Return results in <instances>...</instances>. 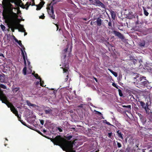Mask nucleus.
<instances>
[{
    "label": "nucleus",
    "mask_w": 152,
    "mask_h": 152,
    "mask_svg": "<svg viewBox=\"0 0 152 152\" xmlns=\"http://www.w3.org/2000/svg\"><path fill=\"white\" fill-rule=\"evenodd\" d=\"M12 8L10 9L8 11L3 13V16L5 20V23L10 28L12 32H14L15 29H18L16 19L18 14L13 12Z\"/></svg>",
    "instance_id": "nucleus-1"
},
{
    "label": "nucleus",
    "mask_w": 152,
    "mask_h": 152,
    "mask_svg": "<svg viewBox=\"0 0 152 152\" xmlns=\"http://www.w3.org/2000/svg\"><path fill=\"white\" fill-rule=\"evenodd\" d=\"M50 138L48 137L54 145L59 146L63 150L66 152H75L72 149L73 146L70 145L68 142L60 135L57 136L55 138Z\"/></svg>",
    "instance_id": "nucleus-2"
},
{
    "label": "nucleus",
    "mask_w": 152,
    "mask_h": 152,
    "mask_svg": "<svg viewBox=\"0 0 152 152\" xmlns=\"http://www.w3.org/2000/svg\"><path fill=\"white\" fill-rule=\"evenodd\" d=\"M5 104H6L7 106L8 107H10V110L12 113L15 115L18 118V119L19 121H21L22 124H23L24 125H26V124L25 122H22L20 120V118L19 117L18 114V112L16 109L15 108L14 106L9 101H7L5 103Z\"/></svg>",
    "instance_id": "nucleus-3"
},
{
    "label": "nucleus",
    "mask_w": 152,
    "mask_h": 152,
    "mask_svg": "<svg viewBox=\"0 0 152 152\" xmlns=\"http://www.w3.org/2000/svg\"><path fill=\"white\" fill-rule=\"evenodd\" d=\"M90 3V5H95L96 6L100 7L102 8L105 7V5L99 0H88Z\"/></svg>",
    "instance_id": "nucleus-4"
},
{
    "label": "nucleus",
    "mask_w": 152,
    "mask_h": 152,
    "mask_svg": "<svg viewBox=\"0 0 152 152\" xmlns=\"http://www.w3.org/2000/svg\"><path fill=\"white\" fill-rule=\"evenodd\" d=\"M53 8V6H51L50 4H48V14H49L50 17L52 19H54L55 15Z\"/></svg>",
    "instance_id": "nucleus-5"
},
{
    "label": "nucleus",
    "mask_w": 152,
    "mask_h": 152,
    "mask_svg": "<svg viewBox=\"0 0 152 152\" xmlns=\"http://www.w3.org/2000/svg\"><path fill=\"white\" fill-rule=\"evenodd\" d=\"M12 90L13 94V96L16 97L17 98L20 96V92L19 88L16 87L12 88Z\"/></svg>",
    "instance_id": "nucleus-6"
},
{
    "label": "nucleus",
    "mask_w": 152,
    "mask_h": 152,
    "mask_svg": "<svg viewBox=\"0 0 152 152\" xmlns=\"http://www.w3.org/2000/svg\"><path fill=\"white\" fill-rule=\"evenodd\" d=\"M62 67L61 68L63 69V72L66 73L67 75L66 78H67L68 79L69 78V72L68 69H69V65L68 64L64 63L62 64Z\"/></svg>",
    "instance_id": "nucleus-7"
},
{
    "label": "nucleus",
    "mask_w": 152,
    "mask_h": 152,
    "mask_svg": "<svg viewBox=\"0 0 152 152\" xmlns=\"http://www.w3.org/2000/svg\"><path fill=\"white\" fill-rule=\"evenodd\" d=\"M62 67L61 68L63 69V72L66 73L67 75L66 78H67L68 79L69 78V72L68 69H69V65L68 64L64 63L62 64Z\"/></svg>",
    "instance_id": "nucleus-8"
},
{
    "label": "nucleus",
    "mask_w": 152,
    "mask_h": 152,
    "mask_svg": "<svg viewBox=\"0 0 152 152\" xmlns=\"http://www.w3.org/2000/svg\"><path fill=\"white\" fill-rule=\"evenodd\" d=\"M145 77H143L140 78V84L141 85V86H147L148 84V81L145 79Z\"/></svg>",
    "instance_id": "nucleus-9"
},
{
    "label": "nucleus",
    "mask_w": 152,
    "mask_h": 152,
    "mask_svg": "<svg viewBox=\"0 0 152 152\" xmlns=\"http://www.w3.org/2000/svg\"><path fill=\"white\" fill-rule=\"evenodd\" d=\"M7 96L4 94L3 92L0 93V100L3 103L6 104L5 103L7 102Z\"/></svg>",
    "instance_id": "nucleus-10"
},
{
    "label": "nucleus",
    "mask_w": 152,
    "mask_h": 152,
    "mask_svg": "<svg viewBox=\"0 0 152 152\" xmlns=\"http://www.w3.org/2000/svg\"><path fill=\"white\" fill-rule=\"evenodd\" d=\"M113 32L115 36H117L121 39H124V35L120 32L115 31H114Z\"/></svg>",
    "instance_id": "nucleus-11"
},
{
    "label": "nucleus",
    "mask_w": 152,
    "mask_h": 152,
    "mask_svg": "<svg viewBox=\"0 0 152 152\" xmlns=\"http://www.w3.org/2000/svg\"><path fill=\"white\" fill-rule=\"evenodd\" d=\"M57 91L54 90V88L49 89L48 88V93L50 95H52V96H55V94L57 92Z\"/></svg>",
    "instance_id": "nucleus-12"
},
{
    "label": "nucleus",
    "mask_w": 152,
    "mask_h": 152,
    "mask_svg": "<svg viewBox=\"0 0 152 152\" xmlns=\"http://www.w3.org/2000/svg\"><path fill=\"white\" fill-rule=\"evenodd\" d=\"M103 20H102L100 18H98L96 19V20L95 21L94 23H96L97 26H100L102 25Z\"/></svg>",
    "instance_id": "nucleus-13"
},
{
    "label": "nucleus",
    "mask_w": 152,
    "mask_h": 152,
    "mask_svg": "<svg viewBox=\"0 0 152 152\" xmlns=\"http://www.w3.org/2000/svg\"><path fill=\"white\" fill-rule=\"evenodd\" d=\"M17 26L18 28V29L19 31L21 32H23L26 31L23 25H22L19 23H17Z\"/></svg>",
    "instance_id": "nucleus-14"
},
{
    "label": "nucleus",
    "mask_w": 152,
    "mask_h": 152,
    "mask_svg": "<svg viewBox=\"0 0 152 152\" xmlns=\"http://www.w3.org/2000/svg\"><path fill=\"white\" fill-rule=\"evenodd\" d=\"M140 102V105L142 107V108L143 109H144L146 111L147 106H146L145 105V103L142 101H140V100H138L137 101V102Z\"/></svg>",
    "instance_id": "nucleus-15"
},
{
    "label": "nucleus",
    "mask_w": 152,
    "mask_h": 152,
    "mask_svg": "<svg viewBox=\"0 0 152 152\" xmlns=\"http://www.w3.org/2000/svg\"><path fill=\"white\" fill-rule=\"evenodd\" d=\"M20 50L21 52V54L22 55V56L23 58V59L24 60V64L25 65H26V58H25V55L24 54V52L25 53L24 51L23 50V49L20 48Z\"/></svg>",
    "instance_id": "nucleus-16"
},
{
    "label": "nucleus",
    "mask_w": 152,
    "mask_h": 152,
    "mask_svg": "<svg viewBox=\"0 0 152 152\" xmlns=\"http://www.w3.org/2000/svg\"><path fill=\"white\" fill-rule=\"evenodd\" d=\"M20 50L21 52V54L22 55V56L23 58V59L24 60V64L25 65H26V58H25V55L24 54V52L25 53L24 51L23 50V49L20 48Z\"/></svg>",
    "instance_id": "nucleus-17"
},
{
    "label": "nucleus",
    "mask_w": 152,
    "mask_h": 152,
    "mask_svg": "<svg viewBox=\"0 0 152 152\" xmlns=\"http://www.w3.org/2000/svg\"><path fill=\"white\" fill-rule=\"evenodd\" d=\"M116 132L117 134V135L118 137L119 138H121V139L123 140V134L121 132V131L120 130H118Z\"/></svg>",
    "instance_id": "nucleus-18"
},
{
    "label": "nucleus",
    "mask_w": 152,
    "mask_h": 152,
    "mask_svg": "<svg viewBox=\"0 0 152 152\" xmlns=\"http://www.w3.org/2000/svg\"><path fill=\"white\" fill-rule=\"evenodd\" d=\"M30 5H31L32 6L36 5H35L34 2H33L31 4V2L29 3L28 2H27L25 4V6H26V10H27L28 9L29 6Z\"/></svg>",
    "instance_id": "nucleus-19"
},
{
    "label": "nucleus",
    "mask_w": 152,
    "mask_h": 152,
    "mask_svg": "<svg viewBox=\"0 0 152 152\" xmlns=\"http://www.w3.org/2000/svg\"><path fill=\"white\" fill-rule=\"evenodd\" d=\"M3 76L0 74V82L2 83H4L5 82L4 76L5 75L3 74Z\"/></svg>",
    "instance_id": "nucleus-20"
},
{
    "label": "nucleus",
    "mask_w": 152,
    "mask_h": 152,
    "mask_svg": "<svg viewBox=\"0 0 152 152\" xmlns=\"http://www.w3.org/2000/svg\"><path fill=\"white\" fill-rule=\"evenodd\" d=\"M128 18L129 19H132L133 17V12L132 11H130L127 15Z\"/></svg>",
    "instance_id": "nucleus-21"
},
{
    "label": "nucleus",
    "mask_w": 152,
    "mask_h": 152,
    "mask_svg": "<svg viewBox=\"0 0 152 152\" xmlns=\"http://www.w3.org/2000/svg\"><path fill=\"white\" fill-rule=\"evenodd\" d=\"M19 45L23 49V50L24 51L25 53V55L26 56V51H25V48L24 47V46L22 45L21 43V41L20 40H19V41L17 42Z\"/></svg>",
    "instance_id": "nucleus-22"
},
{
    "label": "nucleus",
    "mask_w": 152,
    "mask_h": 152,
    "mask_svg": "<svg viewBox=\"0 0 152 152\" xmlns=\"http://www.w3.org/2000/svg\"><path fill=\"white\" fill-rule=\"evenodd\" d=\"M27 104L29 106H32L33 107H35L36 105L31 104L29 101L27 100L26 101Z\"/></svg>",
    "instance_id": "nucleus-23"
},
{
    "label": "nucleus",
    "mask_w": 152,
    "mask_h": 152,
    "mask_svg": "<svg viewBox=\"0 0 152 152\" xmlns=\"http://www.w3.org/2000/svg\"><path fill=\"white\" fill-rule=\"evenodd\" d=\"M110 14L111 15L112 18L114 20L116 16V14L115 12L113 11H111L110 12Z\"/></svg>",
    "instance_id": "nucleus-24"
},
{
    "label": "nucleus",
    "mask_w": 152,
    "mask_h": 152,
    "mask_svg": "<svg viewBox=\"0 0 152 152\" xmlns=\"http://www.w3.org/2000/svg\"><path fill=\"white\" fill-rule=\"evenodd\" d=\"M73 136L72 135H68L67 134L66 136H64L65 138L67 140H70L72 137Z\"/></svg>",
    "instance_id": "nucleus-25"
},
{
    "label": "nucleus",
    "mask_w": 152,
    "mask_h": 152,
    "mask_svg": "<svg viewBox=\"0 0 152 152\" xmlns=\"http://www.w3.org/2000/svg\"><path fill=\"white\" fill-rule=\"evenodd\" d=\"M140 120L142 122L143 124H145L146 122V119L145 118H143V117L142 118H140Z\"/></svg>",
    "instance_id": "nucleus-26"
},
{
    "label": "nucleus",
    "mask_w": 152,
    "mask_h": 152,
    "mask_svg": "<svg viewBox=\"0 0 152 152\" xmlns=\"http://www.w3.org/2000/svg\"><path fill=\"white\" fill-rule=\"evenodd\" d=\"M113 133L112 132L109 133L107 136L108 137L113 139L114 138L113 136L112 135Z\"/></svg>",
    "instance_id": "nucleus-27"
},
{
    "label": "nucleus",
    "mask_w": 152,
    "mask_h": 152,
    "mask_svg": "<svg viewBox=\"0 0 152 152\" xmlns=\"http://www.w3.org/2000/svg\"><path fill=\"white\" fill-rule=\"evenodd\" d=\"M33 75H34V76L36 78V79H41V78L37 74H33Z\"/></svg>",
    "instance_id": "nucleus-28"
},
{
    "label": "nucleus",
    "mask_w": 152,
    "mask_h": 152,
    "mask_svg": "<svg viewBox=\"0 0 152 152\" xmlns=\"http://www.w3.org/2000/svg\"><path fill=\"white\" fill-rule=\"evenodd\" d=\"M112 27V22L111 20H110V21L108 22V28H111Z\"/></svg>",
    "instance_id": "nucleus-29"
},
{
    "label": "nucleus",
    "mask_w": 152,
    "mask_h": 152,
    "mask_svg": "<svg viewBox=\"0 0 152 152\" xmlns=\"http://www.w3.org/2000/svg\"><path fill=\"white\" fill-rule=\"evenodd\" d=\"M25 66L23 68V73L24 75H26V74L27 69L26 67V65H25Z\"/></svg>",
    "instance_id": "nucleus-30"
},
{
    "label": "nucleus",
    "mask_w": 152,
    "mask_h": 152,
    "mask_svg": "<svg viewBox=\"0 0 152 152\" xmlns=\"http://www.w3.org/2000/svg\"><path fill=\"white\" fill-rule=\"evenodd\" d=\"M143 10L144 14L145 16H148L149 14V13L144 7H143Z\"/></svg>",
    "instance_id": "nucleus-31"
},
{
    "label": "nucleus",
    "mask_w": 152,
    "mask_h": 152,
    "mask_svg": "<svg viewBox=\"0 0 152 152\" xmlns=\"http://www.w3.org/2000/svg\"><path fill=\"white\" fill-rule=\"evenodd\" d=\"M122 106L123 107H126L128 109H129V110H131V106L130 105H122Z\"/></svg>",
    "instance_id": "nucleus-32"
},
{
    "label": "nucleus",
    "mask_w": 152,
    "mask_h": 152,
    "mask_svg": "<svg viewBox=\"0 0 152 152\" xmlns=\"http://www.w3.org/2000/svg\"><path fill=\"white\" fill-rule=\"evenodd\" d=\"M36 6L37 7L36 10H40L42 7V6H41L40 4L36 5Z\"/></svg>",
    "instance_id": "nucleus-33"
},
{
    "label": "nucleus",
    "mask_w": 152,
    "mask_h": 152,
    "mask_svg": "<svg viewBox=\"0 0 152 152\" xmlns=\"http://www.w3.org/2000/svg\"><path fill=\"white\" fill-rule=\"evenodd\" d=\"M40 85L42 86V87H44V86H44V82L42 81V79H40Z\"/></svg>",
    "instance_id": "nucleus-34"
},
{
    "label": "nucleus",
    "mask_w": 152,
    "mask_h": 152,
    "mask_svg": "<svg viewBox=\"0 0 152 152\" xmlns=\"http://www.w3.org/2000/svg\"><path fill=\"white\" fill-rule=\"evenodd\" d=\"M0 27H1V28L2 30L3 31L5 30L6 27L4 25H2V24H1L0 25Z\"/></svg>",
    "instance_id": "nucleus-35"
},
{
    "label": "nucleus",
    "mask_w": 152,
    "mask_h": 152,
    "mask_svg": "<svg viewBox=\"0 0 152 152\" xmlns=\"http://www.w3.org/2000/svg\"><path fill=\"white\" fill-rule=\"evenodd\" d=\"M0 87H1V88H2L4 89H7V87L6 86H5L4 84H0Z\"/></svg>",
    "instance_id": "nucleus-36"
},
{
    "label": "nucleus",
    "mask_w": 152,
    "mask_h": 152,
    "mask_svg": "<svg viewBox=\"0 0 152 152\" xmlns=\"http://www.w3.org/2000/svg\"><path fill=\"white\" fill-rule=\"evenodd\" d=\"M118 93H119V96H122L123 94H122V92L121 90V89H118Z\"/></svg>",
    "instance_id": "nucleus-37"
},
{
    "label": "nucleus",
    "mask_w": 152,
    "mask_h": 152,
    "mask_svg": "<svg viewBox=\"0 0 152 152\" xmlns=\"http://www.w3.org/2000/svg\"><path fill=\"white\" fill-rule=\"evenodd\" d=\"M116 142L117 143V146H118V147L119 148H120L122 146V145H121V143H120L118 142V141H116Z\"/></svg>",
    "instance_id": "nucleus-38"
},
{
    "label": "nucleus",
    "mask_w": 152,
    "mask_h": 152,
    "mask_svg": "<svg viewBox=\"0 0 152 152\" xmlns=\"http://www.w3.org/2000/svg\"><path fill=\"white\" fill-rule=\"evenodd\" d=\"M37 132L39 134H40V135H42V136H43V137H45V138H48V137L45 136V135H43L42 134L41 132H40V131H37Z\"/></svg>",
    "instance_id": "nucleus-39"
},
{
    "label": "nucleus",
    "mask_w": 152,
    "mask_h": 152,
    "mask_svg": "<svg viewBox=\"0 0 152 152\" xmlns=\"http://www.w3.org/2000/svg\"><path fill=\"white\" fill-rule=\"evenodd\" d=\"M112 85L113 86L115 87L116 88L118 89V86L117 85H116V84H115V83H113L112 84Z\"/></svg>",
    "instance_id": "nucleus-40"
},
{
    "label": "nucleus",
    "mask_w": 152,
    "mask_h": 152,
    "mask_svg": "<svg viewBox=\"0 0 152 152\" xmlns=\"http://www.w3.org/2000/svg\"><path fill=\"white\" fill-rule=\"evenodd\" d=\"M45 2L43 1H42L41 2H40L39 4H40V5L41 6H42V7L44 5Z\"/></svg>",
    "instance_id": "nucleus-41"
},
{
    "label": "nucleus",
    "mask_w": 152,
    "mask_h": 152,
    "mask_svg": "<svg viewBox=\"0 0 152 152\" xmlns=\"http://www.w3.org/2000/svg\"><path fill=\"white\" fill-rule=\"evenodd\" d=\"M134 105L136 106H134V110L135 111L138 110H139L138 108L136 106V104H135Z\"/></svg>",
    "instance_id": "nucleus-42"
},
{
    "label": "nucleus",
    "mask_w": 152,
    "mask_h": 152,
    "mask_svg": "<svg viewBox=\"0 0 152 152\" xmlns=\"http://www.w3.org/2000/svg\"><path fill=\"white\" fill-rule=\"evenodd\" d=\"M112 74L115 77H117L118 76V74L117 73L115 72H114L113 73H112Z\"/></svg>",
    "instance_id": "nucleus-43"
},
{
    "label": "nucleus",
    "mask_w": 152,
    "mask_h": 152,
    "mask_svg": "<svg viewBox=\"0 0 152 152\" xmlns=\"http://www.w3.org/2000/svg\"><path fill=\"white\" fill-rule=\"evenodd\" d=\"M45 17V16L44 15V14H43V15H42L40 16L39 17V18L40 19H44Z\"/></svg>",
    "instance_id": "nucleus-44"
},
{
    "label": "nucleus",
    "mask_w": 152,
    "mask_h": 152,
    "mask_svg": "<svg viewBox=\"0 0 152 152\" xmlns=\"http://www.w3.org/2000/svg\"><path fill=\"white\" fill-rule=\"evenodd\" d=\"M59 130V132H62L63 131L62 129L60 127H58L57 128Z\"/></svg>",
    "instance_id": "nucleus-45"
},
{
    "label": "nucleus",
    "mask_w": 152,
    "mask_h": 152,
    "mask_svg": "<svg viewBox=\"0 0 152 152\" xmlns=\"http://www.w3.org/2000/svg\"><path fill=\"white\" fill-rule=\"evenodd\" d=\"M95 112H96V113L98 115H102L101 113V112H99V111H95Z\"/></svg>",
    "instance_id": "nucleus-46"
},
{
    "label": "nucleus",
    "mask_w": 152,
    "mask_h": 152,
    "mask_svg": "<svg viewBox=\"0 0 152 152\" xmlns=\"http://www.w3.org/2000/svg\"><path fill=\"white\" fill-rule=\"evenodd\" d=\"M68 48H69V47L68 46V45H67V48L64 49V51L65 52H66L67 51V50H68Z\"/></svg>",
    "instance_id": "nucleus-47"
},
{
    "label": "nucleus",
    "mask_w": 152,
    "mask_h": 152,
    "mask_svg": "<svg viewBox=\"0 0 152 152\" xmlns=\"http://www.w3.org/2000/svg\"><path fill=\"white\" fill-rule=\"evenodd\" d=\"M129 97H130V99L131 100H132V98L133 99H134V98L133 96V95H130L129 96Z\"/></svg>",
    "instance_id": "nucleus-48"
},
{
    "label": "nucleus",
    "mask_w": 152,
    "mask_h": 152,
    "mask_svg": "<svg viewBox=\"0 0 152 152\" xmlns=\"http://www.w3.org/2000/svg\"><path fill=\"white\" fill-rule=\"evenodd\" d=\"M145 45V43H141L140 44V46H144Z\"/></svg>",
    "instance_id": "nucleus-49"
},
{
    "label": "nucleus",
    "mask_w": 152,
    "mask_h": 152,
    "mask_svg": "<svg viewBox=\"0 0 152 152\" xmlns=\"http://www.w3.org/2000/svg\"><path fill=\"white\" fill-rule=\"evenodd\" d=\"M68 1L71 4H74L73 2L71 0H68Z\"/></svg>",
    "instance_id": "nucleus-50"
},
{
    "label": "nucleus",
    "mask_w": 152,
    "mask_h": 152,
    "mask_svg": "<svg viewBox=\"0 0 152 152\" xmlns=\"http://www.w3.org/2000/svg\"><path fill=\"white\" fill-rule=\"evenodd\" d=\"M138 115L139 116L140 118H142V115L141 114L138 113Z\"/></svg>",
    "instance_id": "nucleus-51"
},
{
    "label": "nucleus",
    "mask_w": 152,
    "mask_h": 152,
    "mask_svg": "<svg viewBox=\"0 0 152 152\" xmlns=\"http://www.w3.org/2000/svg\"><path fill=\"white\" fill-rule=\"evenodd\" d=\"M14 37V40H15V41L17 42V43L19 41V40H18L16 38H15V37Z\"/></svg>",
    "instance_id": "nucleus-52"
},
{
    "label": "nucleus",
    "mask_w": 152,
    "mask_h": 152,
    "mask_svg": "<svg viewBox=\"0 0 152 152\" xmlns=\"http://www.w3.org/2000/svg\"><path fill=\"white\" fill-rule=\"evenodd\" d=\"M106 124L110 126H113L112 124H111L109 122H107L106 123Z\"/></svg>",
    "instance_id": "nucleus-53"
},
{
    "label": "nucleus",
    "mask_w": 152,
    "mask_h": 152,
    "mask_svg": "<svg viewBox=\"0 0 152 152\" xmlns=\"http://www.w3.org/2000/svg\"><path fill=\"white\" fill-rule=\"evenodd\" d=\"M83 104H80V105L78 106V107L82 108V107H83Z\"/></svg>",
    "instance_id": "nucleus-54"
},
{
    "label": "nucleus",
    "mask_w": 152,
    "mask_h": 152,
    "mask_svg": "<svg viewBox=\"0 0 152 152\" xmlns=\"http://www.w3.org/2000/svg\"><path fill=\"white\" fill-rule=\"evenodd\" d=\"M44 122L43 120H42L40 121V123L42 125H43V124Z\"/></svg>",
    "instance_id": "nucleus-55"
},
{
    "label": "nucleus",
    "mask_w": 152,
    "mask_h": 152,
    "mask_svg": "<svg viewBox=\"0 0 152 152\" xmlns=\"http://www.w3.org/2000/svg\"><path fill=\"white\" fill-rule=\"evenodd\" d=\"M0 56H2L4 57V55L3 54L0 53Z\"/></svg>",
    "instance_id": "nucleus-56"
},
{
    "label": "nucleus",
    "mask_w": 152,
    "mask_h": 152,
    "mask_svg": "<svg viewBox=\"0 0 152 152\" xmlns=\"http://www.w3.org/2000/svg\"><path fill=\"white\" fill-rule=\"evenodd\" d=\"M17 13L18 14H19V13H21V11L19 9V10H17Z\"/></svg>",
    "instance_id": "nucleus-57"
},
{
    "label": "nucleus",
    "mask_w": 152,
    "mask_h": 152,
    "mask_svg": "<svg viewBox=\"0 0 152 152\" xmlns=\"http://www.w3.org/2000/svg\"><path fill=\"white\" fill-rule=\"evenodd\" d=\"M110 71L112 74V73H113L114 71H113L111 69H109Z\"/></svg>",
    "instance_id": "nucleus-58"
},
{
    "label": "nucleus",
    "mask_w": 152,
    "mask_h": 152,
    "mask_svg": "<svg viewBox=\"0 0 152 152\" xmlns=\"http://www.w3.org/2000/svg\"><path fill=\"white\" fill-rule=\"evenodd\" d=\"M94 79L97 82L98 81H97V78L96 77H94Z\"/></svg>",
    "instance_id": "nucleus-59"
},
{
    "label": "nucleus",
    "mask_w": 152,
    "mask_h": 152,
    "mask_svg": "<svg viewBox=\"0 0 152 152\" xmlns=\"http://www.w3.org/2000/svg\"><path fill=\"white\" fill-rule=\"evenodd\" d=\"M137 24H139V21L138 20H137L136 23Z\"/></svg>",
    "instance_id": "nucleus-60"
},
{
    "label": "nucleus",
    "mask_w": 152,
    "mask_h": 152,
    "mask_svg": "<svg viewBox=\"0 0 152 152\" xmlns=\"http://www.w3.org/2000/svg\"><path fill=\"white\" fill-rule=\"evenodd\" d=\"M26 59L27 60V61H28V65H29V64H30V62L29 61H28V60L27 59V56H26Z\"/></svg>",
    "instance_id": "nucleus-61"
},
{
    "label": "nucleus",
    "mask_w": 152,
    "mask_h": 152,
    "mask_svg": "<svg viewBox=\"0 0 152 152\" xmlns=\"http://www.w3.org/2000/svg\"><path fill=\"white\" fill-rule=\"evenodd\" d=\"M23 32L24 33V36L26 35L27 34V33L26 32V31H24V32Z\"/></svg>",
    "instance_id": "nucleus-62"
},
{
    "label": "nucleus",
    "mask_w": 152,
    "mask_h": 152,
    "mask_svg": "<svg viewBox=\"0 0 152 152\" xmlns=\"http://www.w3.org/2000/svg\"><path fill=\"white\" fill-rule=\"evenodd\" d=\"M56 27L57 28V30H58V25L57 24H56Z\"/></svg>",
    "instance_id": "nucleus-63"
},
{
    "label": "nucleus",
    "mask_w": 152,
    "mask_h": 152,
    "mask_svg": "<svg viewBox=\"0 0 152 152\" xmlns=\"http://www.w3.org/2000/svg\"><path fill=\"white\" fill-rule=\"evenodd\" d=\"M68 80V79L67 78H65V81H67Z\"/></svg>",
    "instance_id": "nucleus-64"
}]
</instances>
